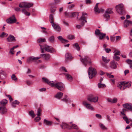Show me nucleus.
Instances as JSON below:
<instances>
[{"label": "nucleus", "mask_w": 132, "mask_h": 132, "mask_svg": "<svg viewBox=\"0 0 132 132\" xmlns=\"http://www.w3.org/2000/svg\"><path fill=\"white\" fill-rule=\"evenodd\" d=\"M131 84V82H121L118 84L117 86L120 88V90H123L126 88L129 87Z\"/></svg>", "instance_id": "1"}, {"label": "nucleus", "mask_w": 132, "mask_h": 132, "mask_svg": "<svg viewBox=\"0 0 132 132\" xmlns=\"http://www.w3.org/2000/svg\"><path fill=\"white\" fill-rule=\"evenodd\" d=\"M87 14L86 13H82V15L80 19H79V20L81 21V25L77 24L76 25V28L78 29H80L82 27H83L85 23L86 22H87L86 21L87 17L85 16V15H86Z\"/></svg>", "instance_id": "2"}, {"label": "nucleus", "mask_w": 132, "mask_h": 132, "mask_svg": "<svg viewBox=\"0 0 132 132\" xmlns=\"http://www.w3.org/2000/svg\"><path fill=\"white\" fill-rule=\"evenodd\" d=\"M123 109L122 111L121 112V113L122 115L126 116L125 113L128 111V110L132 112V104H131L126 103L123 104Z\"/></svg>", "instance_id": "3"}, {"label": "nucleus", "mask_w": 132, "mask_h": 132, "mask_svg": "<svg viewBox=\"0 0 132 132\" xmlns=\"http://www.w3.org/2000/svg\"><path fill=\"white\" fill-rule=\"evenodd\" d=\"M53 87L55 86V87L61 91H63L64 89L65 86L62 82L53 81Z\"/></svg>", "instance_id": "4"}, {"label": "nucleus", "mask_w": 132, "mask_h": 132, "mask_svg": "<svg viewBox=\"0 0 132 132\" xmlns=\"http://www.w3.org/2000/svg\"><path fill=\"white\" fill-rule=\"evenodd\" d=\"M88 72L90 79L92 78L96 74V71L95 69L92 67H90L88 70Z\"/></svg>", "instance_id": "5"}, {"label": "nucleus", "mask_w": 132, "mask_h": 132, "mask_svg": "<svg viewBox=\"0 0 132 132\" xmlns=\"http://www.w3.org/2000/svg\"><path fill=\"white\" fill-rule=\"evenodd\" d=\"M81 61L85 67L87 64L90 65L92 63L91 60L90 58L88 56H85L84 58H80Z\"/></svg>", "instance_id": "6"}, {"label": "nucleus", "mask_w": 132, "mask_h": 132, "mask_svg": "<svg viewBox=\"0 0 132 132\" xmlns=\"http://www.w3.org/2000/svg\"><path fill=\"white\" fill-rule=\"evenodd\" d=\"M116 11L119 14H123L125 13V11L122 4H120L116 6Z\"/></svg>", "instance_id": "7"}, {"label": "nucleus", "mask_w": 132, "mask_h": 132, "mask_svg": "<svg viewBox=\"0 0 132 132\" xmlns=\"http://www.w3.org/2000/svg\"><path fill=\"white\" fill-rule=\"evenodd\" d=\"M98 96H95L93 94H90L88 95L87 99L90 102L96 103L98 102Z\"/></svg>", "instance_id": "8"}, {"label": "nucleus", "mask_w": 132, "mask_h": 132, "mask_svg": "<svg viewBox=\"0 0 132 132\" xmlns=\"http://www.w3.org/2000/svg\"><path fill=\"white\" fill-rule=\"evenodd\" d=\"M43 47L44 49L47 52L51 53H53L55 52L54 48L51 46L45 44L43 45Z\"/></svg>", "instance_id": "9"}, {"label": "nucleus", "mask_w": 132, "mask_h": 132, "mask_svg": "<svg viewBox=\"0 0 132 132\" xmlns=\"http://www.w3.org/2000/svg\"><path fill=\"white\" fill-rule=\"evenodd\" d=\"M82 104L87 109L92 111H93L94 109L93 107L91 104L88 103L86 101H84Z\"/></svg>", "instance_id": "10"}, {"label": "nucleus", "mask_w": 132, "mask_h": 132, "mask_svg": "<svg viewBox=\"0 0 132 132\" xmlns=\"http://www.w3.org/2000/svg\"><path fill=\"white\" fill-rule=\"evenodd\" d=\"M6 21L8 23L12 24L15 23L16 21V20L14 15H13L9 18L7 19Z\"/></svg>", "instance_id": "11"}, {"label": "nucleus", "mask_w": 132, "mask_h": 132, "mask_svg": "<svg viewBox=\"0 0 132 132\" xmlns=\"http://www.w3.org/2000/svg\"><path fill=\"white\" fill-rule=\"evenodd\" d=\"M65 15L66 16H68L69 17H75L76 15L78 16L79 14L76 12L71 13H67L65 12Z\"/></svg>", "instance_id": "12"}, {"label": "nucleus", "mask_w": 132, "mask_h": 132, "mask_svg": "<svg viewBox=\"0 0 132 132\" xmlns=\"http://www.w3.org/2000/svg\"><path fill=\"white\" fill-rule=\"evenodd\" d=\"M6 40L8 42H11L16 41V39L13 36L11 35H10L7 38Z\"/></svg>", "instance_id": "13"}, {"label": "nucleus", "mask_w": 132, "mask_h": 132, "mask_svg": "<svg viewBox=\"0 0 132 132\" xmlns=\"http://www.w3.org/2000/svg\"><path fill=\"white\" fill-rule=\"evenodd\" d=\"M52 25L56 30L59 32L60 31L61 28L58 24L54 23L52 24Z\"/></svg>", "instance_id": "14"}, {"label": "nucleus", "mask_w": 132, "mask_h": 132, "mask_svg": "<svg viewBox=\"0 0 132 132\" xmlns=\"http://www.w3.org/2000/svg\"><path fill=\"white\" fill-rule=\"evenodd\" d=\"M42 79L47 84L51 87H53V81H50L47 79L45 77H43Z\"/></svg>", "instance_id": "15"}, {"label": "nucleus", "mask_w": 132, "mask_h": 132, "mask_svg": "<svg viewBox=\"0 0 132 132\" xmlns=\"http://www.w3.org/2000/svg\"><path fill=\"white\" fill-rule=\"evenodd\" d=\"M132 24V22L130 20H125L124 21V27L127 28L129 26H130Z\"/></svg>", "instance_id": "16"}, {"label": "nucleus", "mask_w": 132, "mask_h": 132, "mask_svg": "<svg viewBox=\"0 0 132 132\" xmlns=\"http://www.w3.org/2000/svg\"><path fill=\"white\" fill-rule=\"evenodd\" d=\"M40 55L45 60H49L51 57V55L49 54H40Z\"/></svg>", "instance_id": "17"}, {"label": "nucleus", "mask_w": 132, "mask_h": 132, "mask_svg": "<svg viewBox=\"0 0 132 132\" xmlns=\"http://www.w3.org/2000/svg\"><path fill=\"white\" fill-rule=\"evenodd\" d=\"M7 110L5 107L0 106V112L2 114H5L7 112Z\"/></svg>", "instance_id": "18"}, {"label": "nucleus", "mask_w": 132, "mask_h": 132, "mask_svg": "<svg viewBox=\"0 0 132 132\" xmlns=\"http://www.w3.org/2000/svg\"><path fill=\"white\" fill-rule=\"evenodd\" d=\"M7 110L5 107L0 106V112L2 114H5L7 112Z\"/></svg>", "instance_id": "19"}, {"label": "nucleus", "mask_w": 132, "mask_h": 132, "mask_svg": "<svg viewBox=\"0 0 132 132\" xmlns=\"http://www.w3.org/2000/svg\"><path fill=\"white\" fill-rule=\"evenodd\" d=\"M8 101L6 99H4L0 102V106L5 107V106L7 103Z\"/></svg>", "instance_id": "20"}, {"label": "nucleus", "mask_w": 132, "mask_h": 132, "mask_svg": "<svg viewBox=\"0 0 132 132\" xmlns=\"http://www.w3.org/2000/svg\"><path fill=\"white\" fill-rule=\"evenodd\" d=\"M117 63L114 61H112L110 63V67L112 69H115L117 67Z\"/></svg>", "instance_id": "21"}, {"label": "nucleus", "mask_w": 132, "mask_h": 132, "mask_svg": "<svg viewBox=\"0 0 132 132\" xmlns=\"http://www.w3.org/2000/svg\"><path fill=\"white\" fill-rule=\"evenodd\" d=\"M108 101L111 103H115L117 101V100L116 98H114L112 99L110 98H108L107 99Z\"/></svg>", "instance_id": "22"}, {"label": "nucleus", "mask_w": 132, "mask_h": 132, "mask_svg": "<svg viewBox=\"0 0 132 132\" xmlns=\"http://www.w3.org/2000/svg\"><path fill=\"white\" fill-rule=\"evenodd\" d=\"M65 57L66 61H67L68 60L71 59L72 57L70 53H68L65 55Z\"/></svg>", "instance_id": "23"}, {"label": "nucleus", "mask_w": 132, "mask_h": 132, "mask_svg": "<svg viewBox=\"0 0 132 132\" xmlns=\"http://www.w3.org/2000/svg\"><path fill=\"white\" fill-rule=\"evenodd\" d=\"M44 123L45 125L50 126L52 125L53 122L45 119L44 120Z\"/></svg>", "instance_id": "24"}, {"label": "nucleus", "mask_w": 132, "mask_h": 132, "mask_svg": "<svg viewBox=\"0 0 132 132\" xmlns=\"http://www.w3.org/2000/svg\"><path fill=\"white\" fill-rule=\"evenodd\" d=\"M57 38L62 43H67L68 42V41L67 40L64 39L61 36H59L57 37Z\"/></svg>", "instance_id": "25"}, {"label": "nucleus", "mask_w": 132, "mask_h": 132, "mask_svg": "<svg viewBox=\"0 0 132 132\" xmlns=\"http://www.w3.org/2000/svg\"><path fill=\"white\" fill-rule=\"evenodd\" d=\"M66 79L69 81H71L72 80V77L68 73H65Z\"/></svg>", "instance_id": "26"}, {"label": "nucleus", "mask_w": 132, "mask_h": 132, "mask_svg": "<svg viewBox=\"0 0 132 132\" xmlns=\"http://www.w3.org/2000/svg\"><path fill=\"white\" fill-rule=\"evenodd\" d=\"M60 126L62 129H65L66 128H69V125L65 123H62L61 125Z\"/></svg>", "instance_id": "27"}, {"label": "nucleus", "mask_w": 132, "mask_h": 132, "mask_svg": "<svg viewBox=\"0 0 132 132\" xmlns=\"http://www.w3.org/2000/svg\"><path fill=\"white\" fill-rule=\"evenodd\" d=\"M63 94V93L61 92H58L57 93V94L55 96V97L59 99L61 97H62Z\"/></svg>", "instance_id": "28"}, {"label": "nucleus", "mask_w": 132, "mask_h": 132, "mask_svg": "<svg viewBox=\"0 0 132 132\" xmlns=\"http://www.w3.org/2000/svg\"><path fill=\"white\" fill-rule=\"evenodd\" d=\"M48 41L50 43H54L55 42V38L53 36L50 37L48 38Z\"/></svg>", "instance_id": "29"}, {"label": "nucleus", "mask_w": 132, "mask_h": 132, "mask_svg": "<svg viewBox=\"0 0 132 132\" xmlns=\"http://www.w3.org/2000/svg\"><path fill=\"white\" fill-rule=\"evenodd\" d=\"M102 60L105 64L108 63L110 61V60L108 59L107 57H105L104 56H102Z\"/></svg>", "instance_id": "30"}, {"label": "nucleus", "mask_w": 132, "mask_h": 132, "mask_svg": "<svg viewBox=\"0 0 132 132\" xmlns=\"http://www.w3.org/2000/svg\"><path fill=\"white\" fill-rule=\"evenodd\" d=\"M103 15L104 18L106 19V21H107L110 19V16L108 14L105 12Z\"/></svg>", "instance_id": "31"}, {"label": "nucleus", "mask_w": 132, "mask_h": 132, "mask_svg": "<svg viewBox=\"0 0 132 132\" xmlns=\"http://www.w3.org/2000/svg\"><path fill=\"white\" fill-rule=\"evenodd\" d=\"M98 3H97L96 4L94 7V10L95 12L100 13V11L98 7Z\"/></svg>", "instance_id": "32"}, {"label": "nucleus", "mask_w": 132, "mask_h": 132, "mask_svg": "<svg viewBox=\"0 0 132 132\" xmlns=\"http://www.w3.org/2000/svg\"><path fill=\"white\" fill-rule=\"evenodd\" d=\"M50 22L51 23V24L54 23V20L52 14H51L50 15Z\"/></svg>", "instance_id": "33"}, {"label": "nucleus", "mask_w": 132, "mask_h": 132, "mask_svg": "<svg viewBox=\"0 0 132 132\" xmlns=\"http://www.w3.org/2000/svg\"><path fill=\"white\" fill-rule=\"evenodd\" d=\"M99 83L98 84V86L99 88H101L106 87V85L104 84Z\"/></svg>", "instance_id": "34"}, {"label": "nucleus", "mask_w": 132, "mask_h": 132, "mask_svg": "<svg viewBox=\"0 0 132 132\" xmlns=\"http://www.w3.org/2000/svg\"><path fill=\"white\" fill-rule=\"evenodd\" d=\"M73 46L74 47L76 48L77 51H79L80 50V47L77 43H76L74 44L73 45Z\"/></svg>", "instance_id": "35"}, {"label": "nucleus", "mask_w": 132, "mask_h": 132, "mask_svg": "<svg viewBox=\"0 0 132 132\" xmlns=\"http://www.w3.org/2000/svg\"><path fill=\"white\" fill-rule=\"evenodd\" d=\"M106 35L105 34H103L101 33L98 35L99 36V39L100 40H102L104 38Z\"/></svg>", "instance_id": "36"}, {"label": "nucleus", "mask_w": 132, "mask_h": 132, "mask_svg": "<svg viewBox=\"0 0 132 132\" xmlns=\"http://www.w3.org/2000/svg\"><path fill=\"white\" fill-rule=\"evenodd\" d=\"M22 11L23 13H24L25 15H27L29 16L30 15V13L28 12L25 9H23L22 10Z\"/></svg>", "instance_id": "37"}, {"label": "nucleus", "mask_w": 132, "mask_h": 132, "mask_svg": "<svg viewBox=\"0 0 132 132\" xmlns=\"http://www.w3.org/2000/svg\"><path fill=\"white\" fill-rule=\"evenodd\" d=\"M26 2H22L20 3L19 5V6L20 8H25L26 6Z\"/></svg>", "instance_id": "38"}, {"label": "nucleus", "mask_w": 132, "mask_h": 132, "mask_svg": "<svg viewBox=\"0 0 132 132\" xmlns=\"http://www.w3.org/2000/svg\"><path fill=\"white\" fill-rule=\"evenodd\" d=\"M19 103V102L18 101L16 100L12 102L11 105L12 106L15 107L16 106L15 104H18Z\"/></svg>", "instance_id": "39"}, {"label": "nucleus", "mask_w": 132, "mask_h": 132, "mask_svg": "<svg viewBox=\"0 0 132 132\" xmlns=\"http://www.w3.org/2000/svg\"><path fill=\"white\" fill-rule=\"evenodd\" d=\"M33 5V3H28L26 2L25 8L30 7H31Z\"/></svg>", "instance_id": "40"}, {"label": "nucleus", "mask_w": 132, "mask_h": 132, "mask_svg": "<svg viewBox=\"0 0 132 132\" xmlns=\"http://www.w3.org/2000/svg\"><path fill=\"white\" fill-rule=\"evenodd\" d=\"M126 62L129 64L130 67L132 69V60L128 59L126 60Z\"/></svg>", "instance_id": "41"}, {"label": "nucleus", "mask_w": 132, "mask_h": 132, "mask_svg": "<svg viewBox=\"0 0 132 132\" xmlns=\"http://www.w3.org/2000/svg\"><path fill=\"white\" fill-rule=\"evenodd\" d=\"M8 35V34L4 32H2L1 34L0 35V37L1 38H3L6 37Z\"/></svg>", "instance_id": "42"}, {"label": "nucleus", "mask_w": 132, "mask_h": 132, "mask_svg": "<svg viewBox=\"0 0 132 132\" xmlns=\"http://www.w3.org/2000/svg\"><path fill=\"white\" fill-rule=\"evenodd\" d=\"M37 42L39 43L45 42H46V40L45 38H40L37 39Z\"/></svg>", "instance_id": "43"}, {"label": "nucleus", "mask_w": 132, "mask_h": 132, "mask_svg": "<svg viewBox=\"0 0 132 132\" xmlns=\"http://www.w3.org/2000/svg\"><path fill=\"white\" fill-rule=\"evenodd\" d=\"M105 12L108 14H111L113 13V12L112 11V9L109 8L106 10Z\"/></svg>", "instance_id": "44"}, {"label": "nucleus", "mask_w": 132, "mask_h": 132, "mask_svg": "<svg viewBox=\"0 0 132 132\" xmlns=\"http://www.w3.org/2000/svg\"><path fill=\"white\" fill-rule=\"evenodd\" d=\"M67 95H65L64 98L63 99H62L61 100L62 101H64L66 103H67L68 101V100L67 98Z\"/></svg>", "instance_id": "45"}, {"label": "nucleus", "mask_w": 132, "mask_h": 132, "mask_svg": "<svg viewBox=\"0 0 132 132\" xmlns=\"http://www.w3.org/2000/svg\"><path fill=\"white\" fill-rule=\"evenodd\" d=\"M123 118L124 120L126 121V123L128 124L129 123V121L128 120V119L126 116H124Z\"/></svg>", "instance_id": "46"}, {"label": "nucleus", "mask_w": 132, "mask_h": 132, "mask_svg": "<svg viewBox=\"0 0 132 132\" xmlns=\"http://www.w3.org/2000/svg\"><path fill=\"white\" fill-rule=\"evenodd\" d=\"M71 128L76 129H79L78 127L76 125L73 124H72Z\"/></svg>", "instance_id": "47"}, {"label": "nucleus", "mask_w": 132, "mask_h": 132, "mask_svg": "<svg viewBox=\"0 0 132 132\" xmlns=\"http://www.w3.org/2000/svg\"><path fill=\"white\" fill-rule=\"evenodd\" d=\"M56 10V7L52 6L51 7L50 10L51 13H54Z\"/></svg>", "instance_id": "48"}, {"label": "nucleus", "mask_w": 132, "mask_h": 132, "mask_svg": "<svg viewBox=\"0 0 132 132\" xmlns=\"http://www.w3.org/2000/svg\"><path fill=\"white\" fill-rule=\"evenodd\" d=\"M42 110L40 108H39L37 111V116H40L41 114Z\"/></svg>", "instance_id": "49"}, {"label": "nucleus", "mask_w": 132, "mask_h": 132, "mask_svg": "<svg viewBox=\"0 0 132 132\" xmlns=\"http://www.w3.org/2000/svg\"><path fill=\"white\" fill-rule=\"evenodd\" d=\"M114 59L116 60L117 61H118L120 59V57L115 55H114V56L113 57Z\"/></svg>", "instance_id": "50"}, {"label": "nucleus", "mask_w": 132, "mask_h": 132, "mask_svg": "<svg viewBox=\"0 0 132 132\" xmlns=\"http://www.w3.org/2000/svg\"><path fill=\"white\" fill-rule=\"evenodd\" d=\"M101 33L100 32V30L98 29H96L95 31V34L97 35H99Z\"/></svg>", "instance_id": "51"}, {"label": "nucleus", "mask_w": 132, "mask_h": 132, "mask_svg": "<svg viewBox=\"0 0 132 132\" xmlns=\"http://www.w3.org/2000/svg\"><path fill=\"white\" fill-rule=\"evenodd\" d=\"M41 118L39 116H37L35 119V121L36 122L39 121L41 119Z\"/></svg>", "instance_id": "52"}, {"label": "nucleus", "mask_w": 132, "mask_h": 132, "mask_svg": "<svg viewBox=\"0 0 132 132\" xmlns=\"http://www.w3.org/2000/svg\"><path fill=\"white\" fill-rule=\"evenodd\" d=\"M68 37L69 39L71 40L75 38L74 36L72 35H68Z\"/></svg>", "instance_id": "53"}, {"label": "nucleus", "mask_w": 132, "mask_h": 132, "mask_svg": "<svg viewBox=\"0 0 132 132\" xmlns=\"http://www.w3.org/2000/svg\"><path fill=\"white\" fill-rule=\"evenodd\" d=\"M106 75L108 77H109V78H114V76L113 75H111V74L110 73H106Z\"/></svg>", "instance_id": "54"}, {"label": "nucleus", "mask_w": 132, "mask_h": 132, "mask_svg": "<svg viewBox=\"0 0 132 132\" xmlns=\"http://www.w3.org/2000/svg\"><path fill=\"white\" fill-rule=\"evenodd\" d=\"M11 78L12 79L15 80H17V79L15 75L14 74L12 75L11 76Z\"/></svg>", "instance_id": "55"}, {"label": "nucleus", "mask_w": 132, "mask_h": 132, "mask_svg": "<svg viewBox=\"0 0 132 132\" xmlns=\"http://www.w3.org/2000/svg\"><path fill=\"white\" fill-rule=\"evenodd\" d=\"M100 126L101 128L103 129H106L105 126L103 124L101 123H100Z\"/></svg>", "instance_id": "56"}, {"label": "nucleus", "mask_w": 132, "mask_h": 132, "mask_svg": "<svg viewBox=\"0 0 132 132\" xmlns=\"http://www.w3.org/2000/svg\"><path fill=\"white\" fill-rule=\"evenodd\" d=\"M27 61L29 63L30 62L32 61H34L33 59H32V57L31 56L29 57L27 59Z\"/></svg>", "instance_id": "57"}, {"label": "nucleus", "mask_w": 132, "mask_h": 132, "mask_svg": "<svg viewBox=\"0 0 132 132\" xmlns=\"http://www.w3.org/2000/svg\"><path fill=\"white\" fill-rule=\"evenodd\" d=\"M32 57V59H33V60H34V61H35L37 60L40 58V57H34L33 56Z\"/></svg>", "instance_id": "58"}, {"label": "nucleus", "mask_w": 132, "mask_h": 132, "mask_svg": "<svg viewBox=\"0 0 132 132\" xmlns=\"http://www.w3.org/2000/svg\"><path fill=\"white\" fill-rule=\"evenodd\" d=\"M29 114L30 116H35L34 112L32 110L30 111L29 112Z\"/></svg>", "instance_id": "59"}, {"label": "nucleus", "mask_w": 132, "mask_h": 132, "mask_svg": "<svg viewBox=\"0 0 132 132\" xmlns=\"http://www.w3.org/2000/svg\"><path fill=\"white\" fill-rule=\"evenodd\" d=\"M61 0H54V4H57L60 3Z\"/></svg>", "instance_id": "60"}, {"label": "nucleus", "mask_w": 132, "mask_h": 132, "mask_svg": "<svg viewBox=\"0 0 132 132\" xmlns=\"http://www.w3.org/2000/svg\"><path fill=\"white\" fill-rule=\"evenodd\" d=\"M39 46L40 47V49L41 50V52L42 53H44V48L43 47V46L42 45H41L39 44Z\"/></svg>", "instance_id": "61"}, {"label": "nucleus", "mask_w": 132, "mask_h": 132, "mask_svg": "<svg viewBox=\"0 0 132 132\" xmlns=\"http://www.w3.org/2000/svg\"><path fill=\"white\" fill-rule=\"evenodd\" d=\"M115 37L111 36L110 39L111 42H114L115 40Z\"/></svg>", "instance_id": "62"}, {"label": "nucleus", "mask_w": 132, "mask_h": 132, "mask_svg": "<svg viewBox=\"0 0 132 132\" xmlns=\"http://www.w3.org/2000/svg\"><path fill=\"white\" fill-rule=\"evenodd\" d=\"M6 96L8 97L9 98L10 101V102H11L13 101V99L11 97V96L10 95H6Z\"/></svg>", "instance_id": "63"}, {"label": "nucleus", "mask_w": 132, "mask_h": 132, "mask_svg": "<svg viewBox=\"0 0 132 132\" xmlns=\"http://www.w3.org/2000/svg\"><path fill=\"white\" fill-rule=\"evenodd\" d=\"M116 40L117 41L119 40L121 38V37L120 36H116Z\"/></svg>", "instance_id": "64"}]
</instances>
